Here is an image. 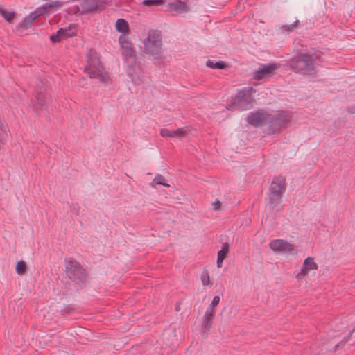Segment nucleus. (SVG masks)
I'll use <instances>...</instances> for the list:
<instances>
[{
    "instance_id": "f257e3e1",
    "label": "nucleus",
    "mask_w": 355,
    "mask_h": 355,
    "mask_svg": "<svg viewBox=\"0 0 355 355\" xmlns=\"http://www.w3.org/2000/svg\"><path fill=\"white\" fill-rule=\"evenodd\" d=\"M323 53L318 49H311L306 53H300L288 62V67L295 73L302 76H315L317 67L322 60Z\"/></svg>"
},
{
    "instance_id": "f03ea898",
    "label": "nucleus",
    "mask_w": 355,
    "mask_h": 355,
    "mask_svg": "<svg viewBox=\"0 0 355 355\" xmlns=\"http://www.w3.org/2000/svg\"><path fill=\"white\" fill-rule=\"evenodd\" d=\"M144 52L150 56L155 64H160L166 56L162 48L161 32L157 30H150L148 37L144 41Z\"/></svg>"
},
{
    "instance_id": "7ed1b4c3",
    "label": "nucleus",
    "mask_w": 355,
    "mask_h": 355,
    "mask_svg": "<svg viewBox=\"0 0 355 355\" xmlns=\"http://www.w3.org/2000/svg\"><path fill=\"white\" fill-rule=\"evenodd\" d=\"M87 65L84 72L91 78H98L101 82H105L108 78L105 68L103 67L97 53L90 50L87 53Z\"/></svg>"
},
{
    "instance_id": "20e7f679",
    "label": "nucleus",
    "mask_w": 355,
    "mask_h": 355,
    "mask_svg": "<svg viewBox=\"0 0 355 355\" xmlns=\"http://www.w3.org/2000/svg\"><path fill=\"white\" fill-rule=\"evenodd\" d=\"M65 274L67 277L77 284L84 285L88 277L86 269L76 259H65Z\"/></svg>"
},
{
    "instance_id": "39448f33",
    "label": "nucleus",
    "mask_w": 355,
    "mask_h": 355,
    "mask_svg": "<svg viewBox=\"0 0 355 355\" xmlns=\"http://www.w3.org/2000/svg\"><path fill=\"white\" fill-rule=\"evenodd\" d=\"M255 90L252 87H248L240 90L236 95L232 98V103L227 109H233L244 111L252 107L254 99L252 98V94Z\"/></svg>"
},
{
    "instance_id": "423d86ee",
    "label": "nucleus",
    "mask_w": 355,
    "mask_h": 355,
    "mask_svg": "<svg viewBox=\"0 0 355 355\" xmlns=\"http://www.w3.org/2000/svg\"><path fill=\"white\" fill-rule=\"evenodd\" d=\"M286 188V178L282 175L274 177L269 187L267 200L272 206H276Z\"/></svg>"
},
{
    "instance_id": "0eeeda50",
    "label": "nucleus",
    "mask_w": 355,
    "mask_h": 355,
    "mask_svg": "<svg viewBox=\"0 0 355 355\" xmlns=\"http://www.w3.org/2000/svg\"><path fill=\"white\" fill-rule=\"evenodd\" d=\"M292 119V113L289 111L280 110L275 114H270L269 127L272 133L288 125Z\"/></svg>"
},
{
    "instance_id": "6e6552de",
    "label": "nucleus",
    "mask_w": 355,
    "mask_h": 355,
    "mask_svg": "<svg viewBox=\"0 0 355 355\" xmlns=\"http://www.w3.org/2000/svg\"><path fill=\"white\" fill-rule=\"evenodd\" d=\"M81 15L100 12L105 8L103 0H80Z\"/></svg>"
},
{
    "instance_id": "1a4fd4ad",
    "label": "nucleus",
    "mask_w": 355,
    "mask_h": 355,
    "mask_svg": "<svg viewBox=\"0 0 355 355\" xmlns=\"http://www.w3.org/2000/svg\"><path fill=\"white\" fill-rule=\"evenodd\" d=\"M270 114L265 110L252 112L246 117L247 122L254 127L261 126L265 123L269 124Z\"/></svg>"
},
{
    "instance_id": "9d476101",
    "label": "nucleus",
    "mask_w": 355,
    "mask_h": 355,
    "mask_svg": "<svg viewBox=\"0 0 355 355\" xmlns=\"http://www.w3.org/2000/svg\"><path fill=\"white\" fill-rule=\"evenodd\" d=\"M77 34V26L76 24H70L67 28H60L55 34L50 36V40L53 43H58L63 40L72 37Z\"/></svg>"
},
{
    "instance_id": "9b49d317",
    "label": "nucleus",
    "mask_w": 355,
    "mask_h": 355,
    "mask_svg": "<svg viewBox=\"0 0 355 355\" xmlns=\"http://www.w3.org/2000/svg\"><path fill=\"white\" fill-rule=\"evenodd\" d=\"M279 67L280 64L277 63L263 65L262 67L259 68L254 72L253 78L257 80L270 78L275 73L276 70L278 69Z\"/></svg>"
},
{
    "instance_id": "f8f14e48",
    "label": "nucleus",
    "mask_w": 355,
    "mask_h": 355,
    "mask_svg": "<svg viewBox=\"0 0 355 355\" xmlns=\"http://www.w3.org/2000/svg\"><path fill=\"white\" fill-rule=\"evenodd\" d=\"M64 5V2L56 0L53 1H51L50 3H47L40 7H38L35 10V13L38 17L44 16L46 17L51 13L56 12L59 8H60Z\"/></svg>"
},
{
    "instance_id": "ddd939ff",
    "label": "nucleus",
    "mask_w": 355,
    "mask_h": 355,
    "mask_svg": "<svg viewBox=\"0 0 355 355\" xmlns=\"http://www.w3.org/2000/svg\"><path fill=\"white\" fill-rule=\"evenodd\" d=\"M119 42L121 50L122 55L125 59H129L136 57L135 50L132 47V44L128 39L125 35H120L119 37Z\"/></svg>"
},
{
    "instance_id": "4468645a",
    "label": "nucleus",
    "mask_w": 355,
    "mask_h": 355,
    "mask_svg": "<svg viewBox=\"0 0 355 355\" xmlns=\"http://www.w3.org/2000/svg\"><path fill=\"white\" fill-rule=\"evenodd\" d=\"M318 264L314 261L313 257H309L304 259L300 271L296 275V279L300 281L305 277L310 270H317Z\"/></svg>"
},
{
    "instance_id": "2eb2a0df",
    "label": "nucleus",
    "mask_w": 355,
    "mask_h": 355,
    "mask_svg": "<svg viewBox=\"0 0 355 355\" xmlns=\"http://www.w3.org/2000/svg\"><path fill=\"white\" fill-rule=\"evenodd\" d=\"M270 249L275 252H292L293 245L284 239H275L269 243Z\"/></svg>"
},
{
    "instance_id": "dca6fc26",
    "label": "nucleus",
    "mask_w": 355,
    "mask_h": 355,
    "mask_svg": "<svg viewBox=\"0 0 355 355\" xmlns=\"http://www.w3.org/2000/svg\"><path fill=\"white\" fill-rule=\"evenodd\" d=\"M216 313L211 309H207L202 320L201 331L203 334H207L211 328Z\"/></svg>"
},
{
    "instance_id": "f3484780",
    "label": "nucleus",
    "mask_w": 355,
    "mask_h": 355,
    "mask_svg": "<svg viewBox=\"0 0 355 355\" xmlns=\"http://www.w3.org/2000/svg\"><path fill=\"white\" fill-rule=\"evenodd\" d=\"M167 6L168 11H174L178 14L186 13L189 10V7L186 2L182 1L181 0H175L171 2Z\"/></svg>"
},
{
    "instance_id": "a211bd4d",
    "label": "nucleus",
    "mask_w": 355,
    "mask_h": 355,
    "mask_svg": "<svg viewBox=\"0 0 355 355\" xmlns=\"http://www.w3.org/2000/svg\"><path fill=\"white\" fill-rule=\"evenodd\" d=\"M49 94L46 87L37 88L35 90V98L37 104L41 109H42L47 103Z\"/></svg>"
},
{
    "instance_id": "6ab92c4d",
    "label": "nucleus",
    "mask_w": 355,
    "mask_h": 355,
    "mask_svg": "<svg viewBox=\"0 0 355 355\" xmlns=\"http://www.w3.org/2000/svg\"><path fill=\"white\" fill-rule=\"evenodd\" d=\"M187 132V130L186 128H180L176 130H169L166 128H163L160 131V135L162 137H184L186 136Z\"/></svg>"
},
{
    "instance_id": "aec40b11",
    "label": "nucleus",
    "mask_w": 355,
    "mask_h": 355,
    "mask_svg": "<svg viewBox=\"0 0 355 355\" xmlns=\"http://www.w3.org/2000/svg\"><path fill=\"white\" fill-rule=\"evenodd\" d=\"M38 17L37 14L35 13V11L32 12L30 13L27 17H26L21 22L18 24L17 26V29L22 28V29H28L29 28L33 22Z\"/></svg>"
},
{
    "instance_id": "412c9836",
    "label": "nucleus",
    "mask_w": 355,
    "mask_h": 355,
    "mask_svg": "<svg viewBox=\"0 0 355 355\" xmlns=\"http://www.w3.org/2000/svg\"><path fill=\"white\" fill-rule=\"evenodd\" d=\"M9 128L6 122L0 119V149L8 139Z\"/></svg>"
},
{
    "instance_id": "4be33fe9",
    "label": "nucleus",
    "mask_w": 355,
    "mask_h": 355,
    "mask_svg": "<svg viewBox=\"0 0 355 355\" xmlns=\"http://www.w3.org/2000/svg\"><path fill=\"white\" fill-rule=\"evenodd\" d=\"M116 29L122 33L121 35L128 36L130 34V28L128 22L124 19H118L116 22Z\"/></svg>"
},
{
    "instance_id": "5701e85b",
    "label": "nucleus",
    "mask_w": 355,
    "mask_h": 355,
    "mask_svg": "<svg viewBox=\"0 0 355 355\" xmlns=\"http://www.w3.org/2000/svg\"><path fill=\"white\" fill-rule=\"evenodd\" d=\"M0 15L8 23H11L13 21L15 17V12H9L6 10L1 5H0Z\"/></svg>"
},
{
    "instance_id": "b1692460",
    "label": "nucleus",
    "mask_w": 355,
    "mask_h": 355,
    "mask_svg": "<svg viewBox=\"0 0 355 355\" xmlns=\"http://www.w3.org/2000/svg\"><path fill=\"white\" fill-rule=\"evenodd\" d=\"M207 66L211 69H223L226 67V64L223 61L214 62L213 61L208 60L206 63Z\"/></svg>"
},
{
    "instance_id": "393cba45",
    "label": "nucleus",
    "mask_w": 355,
    "mask_h": 355,
    "mask_svg": "<svg viewBox=\"0 0 355 355\" xmlns=\"http://www.w3.org/2000/svg\"><path fill=\"white\" fill-rule=\"evenodd\" d=\"M16 272L18 275H24L26 271V264L24 261H19L16 264Z\"/></svg>"
},
{
    "instance_id": "a878e982",
    "label": "nucleus",
    "mask_w": 355,
    "mask_h": 355,
    "mask_svg": "<svg viewBox=\"0 0 355 355\" xmlns=\"http://www.w3.org/2000/svg\"><path fill=\"white\" fill-rule=\"evenodd\" d=\"M153 182L155 183V184L163 185L166 187H170L168 184L166 183L164 177L159 174L155 176Z\"/></svg>"
},
{
    "instance_id": "bb28decb",
    "label": "nucleus",
    "mask_w": 355,
    "mask_h": 355,
    "mask_svg": "<svg viewBox=\"0 0 355 355\" xmlns=\"http://www.w3.org/2000/svg\"><path fill=\"white\" fill-rule=\"evenodd\" d=\"M229 252V244L228 243H224L222 245V248L218 252V256L220 257L226 258Z\"/></svg>"
},
{
    "instance_id": "cd10ccee",
    "label": "nucleus",
    "mask_w": 355,
    "mask_h": 355,
    "mask_svg": "<svg viewBox=\"0 0 355 355\" xmlns=\"http://www.w3.org/2000/svg\"><path fill=\"white\" fill-rule=\"evenodd\" d=\"M164 0H144L142 4L146 6H160Z\"/></svg>"
},
{
    "instance_id": "c85d7f7f",
    "label": "nucleus",
    "mask_w": 355,
    "mask_h": 355,
    "mask_svg": "<svg viewBox=\"0 0 355 355\" xmlns=\"http://www.w3.org/2000/svg\"><path fill=\"white\" fill-rule=\"evenodd\" d=\"M201 280L204 286L209 285L210 283V277L207 270H204L201 274Z\"/></svg>"
},
{
    "instance_id": "c756f323",
    "label": "nucleus",
    "mask_w": 355,
    "mask_h": 355,
    "mask_svg": "<svg viewBox=\"0 0 355 355\" xmlns=\"http://www.w3.org/2000/svg\"><path fill=\"white\" fill-rule=\"evenodd\" d=\"M219 302H220V297L218 295L214 296V297L213 298V300L211 301V304L209 306V307L207 309H213L214 313H216V307L218 305Z\"/></svg>"
},
{
    "instance_id": "7c9ffc66",
    "label": "nucleus",
    "mask_w": 355,
    "mask_h": 355,
    "mask_svg": "<svg viewBox=\"0 0 355 355\" xmlns=\"http://www.w3.org/2000/svg\"><path fill=\"white\" fill-rule=\"evenodd\" d=\"M354 332H355V327L349 332V334L347 336L344 337V338L341 340V342L340 343H338L336 347L345 345L350 339V338Z\"/></svg>"
},
{
    "instance_id": "2f4dec72",
    "label": "nucleus",
    "mask_w": 355,
    "mask_h": 355,
    "mask_svg": "<svg viewBox=\"0 0 355 355\" xmlns=\"http://www.w3.org/2000/svg\"><path fill=\"white\" fill-rule=\"evenodd\" d=\"M71 12L76 15H81V7L77 5L73 6L71 8Z\"/></svg>"
},
{
    "instance_id": "473e14b6",
    "label": "nucleus",
    "mask_w": 355,
    "mask_h": 355,
    "mask_svg": "<svg viewBox=\"0 0 355 355\" xmlns=\"http://www.w3.org/2000/svg\"><path fill=\"white\" fill-rule=\"evenodd\" d=\"M225 259L223 257H217V261H216V263H217V267L218 268H221L222 267V264H223V261Z\"/></svg>"
},
{
    "instance_id": "72a5a7b5",
    "label": "nucleus",
    "mask_w": 355,
    "mask_h": 355,
    "mask_svg": "<svg viewBox=\"0 0 355 355\" xmlns=\"http://www.w3.org/2000/svg\"><path fill=\"white\" fill-rule=\"evenodd\" d=\"M214 209L217 210L220 207V201L217 200L213 203Z\"/></svg>"
},
{
    "instance_id": "f704fd0d",
    "label": "nucleus",
    "mask_w": 355,
    "mask_h": 355,
    "mask_svg": "<svg viewBox=\"0 0 355 355\" xmlns=\"http://www.w3.org/2000/svg\"><path fill=\"white\" fill-rule=\"evenodd\" d=\"M297 23H298V21L297 20V21L295 22V24H291V28H289L288 30H289V31L293 30V28H294V26H295Z\"/></svg>"
}]
</instances>
